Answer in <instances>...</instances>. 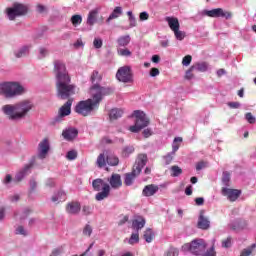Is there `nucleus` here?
Segmentation results:
<instances>
[{"label":"nucleus","mask_w":256,"mask_h":256,"mask_svg":"<svg viewBox=\"0 0 256 256\" xmlns=\"http://www.w3.org/2000/svg\"><path fill=\"white\" fill-rule=\"evenodd\" d=\"M157 75H159V69L157 68H152L150 70V77H157Z\"/></svg>","instance_id":"obj_64"},{"label":"nucleus","mask_w":256,"mask_h":256,"mask_svg":"<svg viewBox=\"0 0 256 256\" xmlns=\"http://www.w3.org/2000/svg\"><path fill=\"white\" fill-rule=\"evenodd\" d=\"M151 135H153V132L151 131V129L147 128L143 130V136L147 139L148 137H151Z\"/></svg>","instance_id":"obj_63"},{"label":"nucleus","mask_w":256,"mask_h":256,"mask_svg":"<svg viewBox=\"0 0 256 256\" xmlns=\"http://www.w3.org/2000/svg\"><path fill=\"white\" fill-rule=\"evenodd\" d=\"M192 67H194L195 71H199L200 73H205V71L209 69V64H207V62H197L194 65H192Z\"/></svg>","instance_id":"obj_24"},{"label":"nucleus","mask_w":256,"mask_h":256,"mask_svg":"<svg viewBox=\"0 0 256 256\" xmlns=\"http://www.w3.org/2000/svg\"><path fill=\"white\" fill-rule=\"evenodd\" d=\"M148 158L146 154H139L136 162L133 166L132 172L125 174L124 178V184L127 187H130V185H133V182L135 181L136 177L138 175H141V171H143V167L147 165Z\"/></svg>","instance_id":"obj_3"},{"label":"nucleus","mask_w":256,"mask_h":256,"mask_svg":"<svg viewBox=\"0 0 256 256\" xmlns=\"http://www.w3.org/2000/svg\"><path fill=\"white\" fill-rule=\"evenodd\" d=\"M16 235H27V232L25 231V228L23 226H18L16 229Z\"/></svg>","instance_id":"obj_57"},{"label":"nucleus","mask_w":256,"mask_h":256,"mask_svg":"<svg viewBox=\"0 0 256 256\" xmlns=\"http://www.w3.org/2000/svg\"><path fill=\"white\" fill-rule=\"evenodd\" d=\"M96 165L99 167V169H103L107 165V160L105 159V154H100L97 157Z\"/></svg>","instance_id":"obj_31"},{"label":"nucleus","mask_w":256,"mask_h":256,"mask_svg":"<svg viewBox=\"0 0 256 256\" xmlns=\"http://www.w3.org/2000/svg\"><path fill=\"white\" fill-rule=\"evenodd\" d=\"M166 22L168 23V26L170 27L171 31H177L179 29V19L175 17H166Z\"/></svg>","instance_id":"obj_23"},{"label":"nucleus","mask_w":256,"mask_h":256,"mask_svg":"<svg viewBox=\"0 0 256 256\" xmlns=\"http://www.w3.org/2000/svg\"><path fill=\"white\" fill-rule=\"evenodd\" d=\"M106 163L108 165H111V167H115V166L119 165V158L114 155H109L106 158Z\"/></svg>","instance_id":"obj_29"},{"label":"nucleus","mask_w":256,"mask_h":256,"mask_svg":"<svg viewBox=\"0 0 256 256\" xmlns=\"http://www.w3.org/2000/svg\"><path fill=\"white\" fill-rule=\"evenodd\" d=\"M215 241V239L212 240V246L207 252L201 254L202 256H217V252H215Z\"/></svg>","instance_id":"obj_39"},{"label":"nucleus","mask_w":256,"mask_h":256,"mask_svg":"<svg viewBox=\"0 0 256 256\" xmlns=\"http://www.w3.org/2000/svg\"><path fill=\"white\" fill-rule=\"evenodd\" d=\"M71 23L74 27H77L78 25H81V23H83V17L79 14L73 15L71 17Z\"/></svg>","instance_id":"obj_35"},{"label":"nucleus","mask_w":256,"mask_h":256,"mask_svg":"<svg viewBox=\"0 0 256 256\" xmlns=\"http://www.w3.org/2000/svg\"><path fill=\"white\" fill-rule=\"evenodd\" d=\"M28 169H31V166H26L23 170L16 174L14 178L15 183H20V181H23V179H25V175H27Z\"/></svg>","instance_id":"obj_27"},{"label":"nucleus","mask_w":256,"mask_h":256,"mask_svg":"<svg viewBox=\"0 0 256 256\" xmlns=\"http://www.w3.org/2000/svg\"><path fill=\"white\" fill-rule=\"evenodd\" d=\"M197 227L198 229H202V231H207L211 228V221L205 216V210L200 211Z\"/></svg>","instance_id":"obj_13"},{"label":"nucleus","mask_w":256,"mask_h":256,"mask_svg":"<svg viewBox=\"0 0 256 256\" xmlns=\"http://www.w3.org/2000/svg\"><path fill=\"white\" fill-rule=\"evenodd\" d=\"M79 153L77 152V150L73 149V150H69L66 154V159H68V161H75V159H77Z\"/></svg>","instance_id":"obj_37"},{"label":"nucleus","mask_w":256,"mask_h":256,"mask_svg":"<svg viewBox=\"0 0 256 256\" xmlns=\"http://www.w3.org/2000/svg\"><path fill=\"white\" fill-rule=\"evenodd\" d=\"M28 11L29 9L27 6L19 3H15L12 7L6 9V13L10 21H15L16 17H23V15H27Z\"/></svg>","instance_id":"obj_9"},{"label":"nucleus","mask_w":256,"mask_h":256,"mask_svg":"<svg viewBox=\"0 0 256 256\" xmlns=\"http://www.w3.org/2000/svg\"><path fill=\"white\" fill-rule=\"evenodd\" d=\"M101 79H102V77H101V75H99V71L94 70L90 77L92 87H95V85H99V83H101Z\"/></svg>","instance_id":"obj_25"},{"label":"nucleus","mask_w":256,"mask_h":256,"mask_svg":"<svg viewBox=\"0 0 256 256\" xmlns=\"http://www.w3.org/2000/svg\"><path fill=\"white\" fill-rule=\"evenodd\" d=\"M99 11L101 8H95L88 13L86 23L89 27H93L97 23V17H99Z\"/></svg>","instance_id":"obj_16"},{"label":"nucleus","mask_w":256,"mask_h":256,"mask_svg":"<svg viewBox=\"0 0 256 256\" xmlns=\"http://www.w3.org/2000/svg\"><path fill=\"white\" fill-rule=\"evenodd\" d=\"M77 135H79V130H77V128L70 127L65 130L66 141H73L74 139H77Z\"/></svg>","instance_id":"obj_21"},{"label":"nucleus","mask_w":256,"mask_h":256,"mask_svg":"<svg viewBox=\"0 0 256 256\" xmlns=\"http://www.w3.org/2000/svg\"><path fill=\"white\" fill-rule=\"evenodd\" d=\"M65 64L62 61H54V73H56V89L57 97L59 99H65Z\"/></svg>","instance_id":"obj_4"},{"label":"nucleus","mask_w":256,"mask_h":256,"mask_svg":"<svg viewBox=\"0 0 256 256\" xmlns=\"http://www.w3.org/2000/svg\"><path fill=\"white\" fill-rule=\"evenodd\" d=\"M82 233L84 235V237H91L92 233H93V227H91V225L86 224L82 230Z\"/></svg>","instance_id":"obj_40"},{"label":"nucleus","mask_w":256,"mask_h":256,"mask_svg":"<svg viewBox=\"0 0 256 256\" xmlns=\"http://www.w3.org/2000/svg\"><path fill=\"white\" fill-rule=\"evenodd\" d=\"M117 54L120 57H131L132 53L128 48H118L117 49Z\"/></svg>","instance_id":"obj_38"},{"label":"nucleus","mask_w":256,"mask_h":256,"mask_svg":"<svg viewBox=\"0 0 256 256\" xmlns=\"http://www.w3.org/2000/svg\"><path fill=\"white\" fill-rule=\"evenodd\" d=\"M154 237L155 233H153V230L151 228L146 229V231L144 232V239L146 243H151Z\"/></svg>","instance_id":"obj_32"},{"label":"nucleus","mask_w":256,"mask_h":256,"mask_svg":"<svg viewBox=\"0 0 256 256\" xmlns=\"http://www.w3.org/2000/svg\"><path fill=\"white\" fill-rule=\"evenodd\" d=\"M79 93V88L75 84H71V77L69 74H65V97L68 99L69 97H73Z\"/></svg>","instance_id":"obj_12"},{"label":"nucleus","mask_w":256,"mask_h":256,"mask_svg":"<svg viewBox=\"0 0 256 256\" xmlns=\"http://www.w3.org/2000/svg\"><path fill=\"white\" fill-rule=\"evenodd\" d=\"M245 119L246 121H248V123H250L251 125H253L256 121L255 116H253V114H251L250 112L245 114Z\"/></svg>","instance_id":"obj_49"},{"label":"nucleus","mask_w":256,"mask_h":256,"mask_svg":"<svg viewBox=\"0 0 256 256\" xmlns=\"http://www.w3.org/2000/svg\"><path fill=\"white\" fill-rule=\"evenodd\" d=\"M223 193L227 195L229 201H237L239 199V196L241 195V191L236 190V189H223Z\"/></svg>","instance_id":"obj_19"},{"label":"nucleus","mask_w":256,"mask_h":256,"mask_svg":"<svg viewBox=\"0 0 256 256\" xmlns=\"http://www.w3.org/2000/svg\"><path fill=\"white\" fill-rule=\"evenodd\" d=\"M92 187L94 191L98 192L95 195L96 201H103L104 199H107L111 193V186L101 178L93 180Z\"/></svg>","instance_id":"obj_6"},{"label":"nucleus","mask_w":256,"mask_h":256,"mask_svg":"<svg viewBox=\"0 0 256 256\" xmlns=\"http://www.w3.org/2000/svg\"><path fill=\"white\" fill-rule=\"evenodd\" d=\"M24 93L25 88L17 82H4L0 84V95H3L6 99H13Z\"/></svg>","instance_id":"obj_5"},{"label":"nucleus","mask_w":256,"mask_h":256,"mask_svg":"<svg viewBox=\"0 0 256 256\" xmlns=\"http://www.w3.org/2000/svg\"><path fill=\"white\" fill-rule=\"evenodd\" d=\"M82 213L84 215H91V213H93V207L85 205L82 207Z\"/></svg>","instance_id":"obj_50"},{"label":"nucleus","mask_w":256,"mask_h":256,"mask_svg":"<svg viewBox=\"0 0 256 256\" xmlns=\"http://www.w3.org/2000/svg\"><path fill=\"white\" fill-rule=\"evenodd\" d=\"M108 182L112 189H119L123 185V181L121 180V175L113 173L110 178H108Z\"/></svg>","instance_id":"obj_15"},{"label":"nucleus","mask_w":256,"mask_h":256,"mask_svg":"<svg viewBox=\"0 0 256 256\" xmlns=\"http://www.w3.org/2000/svg\"><path fill=\"white\" fill-rule=\"evenodd\" d=\"M170 171L171 177H179L183 173V169L177 165L171 166Z\"/></svg>","instance_id":"obj_34"},{"label":"nucleus","mask_w":256,"mask_h":256,"mask_svg":"<svg viewBox=\"0 0 256 256\" xmlns=\"http://www.w3.org/2000/svg\"><path fill=\"white\" fill-rule=\"evenodd\" d=\"M123 117V110L119 108H113L109 113V118L113 121L114 119H119Z\"/></svg>","instance_id":"obj_26"},{"label":"nucleus","mask_w":256,"mask_h":256,"mask_svg":"<svg viewBox=\"0 0 256 256\" xmlns=\"http://www.w3.org/2000/svg\"><path fill=\"white\" fill-rule=\"evenodd\" d=\"M49 139L44 138L38 145V157L39 159H45L47 153H49Z\"/></svg>","instance_id":"obj_14"},{"label":"nucleus","mask_w":256,"mask_h":256,"mask_svg":"<svg viewBox=\"0 0 256 256\" xmlns=\"http://www.w3.org/2000/svg\"><path fill=\"white\" fill-rule=\"evenodd\" d=\"M139 18H140V21H147V19H149V13L147 12L140 13Z\"/></svg>","instance_id":"obj_62"},{"label":"nucleus","mask_w":256,"mask_h":256,"mask_svg":"<svg viewBox=\"0 0 256 256\" xmlns=\"http://www.w3.org/2000/svg\"><path fill=\"white\" fill-rule=\"evenodd\" d=\"M113 91L114 89L112 87H103L101 85L91 86V98L80 101L74 109L75 112L78 113V115H82L83 117L91 115L95 109H99V105L103 101V97H106V95H111Z\"/></svg>","instance_id":"obj_1"},{"label":"nucleus","mask_w":256,"mask_h":256,"mask_svg":"<svg viewBox=\"0 0 256 256\" xmlns=\"http://www.w3.org/2000/svg\"><path fill=\"white\" fill-rule=\"evenodd\" d=\"M26 55H29V47L24 46L20 48L17 52H15V57L17 59H21V57H26Z\"/></svg>","instance_id":"obj_30"},{"label":"nucleus","mask_w":256,"mask_h":256,"mask_svg":"<svg viewBox=\"0 0 256 256\" xmlns=\"http://www.w3.org/2000/svg\"><path fill=\"white\" fill-rule=\"evenodd\" d=\"M191 61H193V57L191 55H186L183 59H182V65L184 67H189L191 65Z\"/></svg>","instance_id":"obj_47"},{"label":"nucleus","mask_w":256,"mask_h":256,"mask_svg":"<svg viewBox=\"0 0 256 256\" xmlns=\"http://www.w3.org/2000/svg\"><path fill=\"white\" fill-rule=\"evenodd\" d=\"M164 256H179V249L177 248H169Z\"/></svg>","instance_id":"obj_46"},{"label":"nucleus","mask_w":256,"mask_h":256,"mask_svg":"<svg viewBox=\"0 0 256 256\" xmlns=\"http://www.w3.org/2000/svg\"><path fill=\"white\" fill-rule=\"evenodd\" d=\"M159 191V186L155 184L146 185L142 190L143 197H153Z\"/></svg>","instance_id":"obj_17"},{"label":"nucleus","mask_w":256,"mask_h":256,"mask_svg":"<svg viewBox=\"0 0 256 256\" xmlns=\"http://www.w3.org/2000/svg\"><path fill=\"white\" fill-rule=\"evenodd\" d=\"M145 223V218H143V216H138L136 219L132 221V229L139 233V231H141V229L145 227Z\"/></svg>","instance_id":"obj_18"},{"label":"nucleus","mask_w":256,"mask_h":256,"mask_svg":"<svg viewBox=\"0 0 256 256\" xmlns=\"http://www.w3.org/2000/svg\"><path fill=\"white\" fill-rule=\"evenodd\" d=\"M74 49H80V47L83 49L85 47V44L83 43V40L78 39L74 44H73Z\"/></svg>","instance_id":"obj_54"},{"label":"nucleus","mask_w":256,"mask_h":256,"mask_svg":"<svg viewBox=\"0 0 256 256\" xmlns=\"http://www.w3.org/2000/svg\"><path fill=\"white\" fill-rule=\"evenodd\" d=\"M2 109L9 119L17 121L23 119L33 109V103L29 100H23L15 105H5Z\"/></svg>","instance_id":"obj_2"},{"label":"nucleus","mask_w":256,"mask_h":256,"mask_svg":"<svg viewBox=\"0 0 256 256\" xmlns=\"http://www.w3.org/2000/svg\"><path fill=\"white\" fill-rule=\"evenodd\" d=\"M228 107H230V109H239V107H241V103H239V102H229Z\"/></svg>","instance_id":"obj_58"},{"label":"nucleus","mask_w":256,"mask_h":256,"mask_svg":"<svg viewBox=\"0 0 256 256\" xmlns=\"http://www.w3.org/2000/svg\"><path fill=\"white\" fill-rule=\"evenodd\" d=\"M127 15L129 17L130 27H137V20L135 19V16L133 15V12L128 11Z\"/></svg>","instance_id":"obj_43"},{"label":"nucleus","mask_w":256,"mask_h":256,"mask_svg":"<svg viewBox=\"0 0 256 256\" xmlns=\"http://www.w3.org/2000/svg\"><path fill=\"white\" fill-rule=\"evenodd\" d=\"M117 43L119 47H127L129 43H131V36L126 35V36H121L118 38Z\"/></svg>","instance_id":"obj_28"},{"label":"nucleus","mask_w":256,"mask_h":256,"mask_svg":"<svg viewBox=\"0 0 256 256\" xmlns=\"http://www.w3.org/2000/svg\"><path fill=\"white\" fill-rule=\"evenodd\" d=\"M65 117V105H62L58 111V116L54 119V123H61Z\"/></svg>","instance_id":"obj_33"},{"label":"nucleus","mask_w":256,"mask_h":256,"mask_svg":"<svg viewBox=\"0 0 256 256\" xmlns=\"http://www.w3.org/2000/svg\"><path fill=\"white\" fill-rule=\"evenodd\" d=\"M39 53L40 59H43L44 57H47V55H49V51L46 48H40Z\"/></svg>","instance_id":"obj_56"},{"label":"nucleus","mask_w":256,"mask_h":256,"mask_svg":"<svg viewBox=\"0 0 256 256\" xmlns=\"http://www.w3.org/2000/svg\"><path fill=\"white\" fill-rule=\"evenodd\" d=\"M93 45L95 49H101L103 47V40L101 38H95Z\"/></svg>","instance_id":"obj_48"},{"label":"nucleus","mask_w":256,"mask_h":256,"mask_svg":"<svg viewBox=\"0 0 256 256\" xmlns=\"http://www.w3.org/2000/svg\"><path fill=\"white\" fill-rule=\"evenodd\" d=\"M251 253H253L252 249L251 248H246V249L242 250L240 256H249V255H251Z\"/></svg>","instance_id":"obj_61"},{"label":"nucleus","mask_w":256,"mask_h":256,"mask_svg":"<svg viewBox=\"0 0 256 256\" xmlns=\"http://www.w3.org/2000/svg\"><path fill=\"white\" fill-rule=\"evenodd\" d=\"M164 161L166 165H170L171 161H173V153L166 155Z\"/></svg>","instance_id":"obj_59"},{"label":"nucleus","mask_w":256,"mask_h":256,"mask_svg":"<svg viewBox=\"0 0 256 256\" xmlns=\"http://www.w3.org/2000/svg\"><path fill=\"white\" fill-rule=\"evenodd\" d=\"M230 179H231V175L229 174V172H223L222 181H223L224 185H227V183H229Z\"/></svg>","instance_id":"obj_52"},{"label":"nucleus","mask_w":256,"mask_h":256,"mask_svg":"<svg viewBox=\"0 0 256 256\" xmlns=\"http://www.w3.org/2000/svg\"><path fill=\"white\" fill-rule=\"evenodd\" d=\"M66 210L70 215H77L81 211V203L70 202L67 204Z\"/></svg>","instance_id":"obj_20"},{"label":"nucleus","mask_w":256,"mask_h":256,"mask_svg":"<svg viewBox=\"0 0 256 256\" xmlns=\"http://www.w3.org/2000/svg\"><path fill=\"white\" fill-rule=\"evenodd\" d=\"M207 249V243L203 239H195L191 243H186L182 246V251H189L192 255H203Z\"/></svg>","instance_id":"obj_7"},{"label":"nucleus","mask_w":256,"mask_h":256,"mask_svg":"<svg viewBox=\"0 0 256 256\" xmlns=\"http://www.w3.org/2000/svg\"><path fill=\"white\" fill-rule=\"evenodd\" d=\"M134 152H135V148L133 146H126L122 151V155L123 157H129V155H131Z\"/></svg>","instance_id":"obj_41"},{"label":"nucleus","mask_w":256,"mask_h":256,"mask_svg":"<svg viewBox=\"0 0 256 256\" xmlns=\"http://www.w3.org/2000/svg\"><path fill=\"white\" fill-rule=\"evenodd\" d=\"M177 143H183V138L176 137L174 139V142L172 144V155H175V153H177V151H179V144H177Z\"/></svg>","instance_id":"obj_36"},{"label":"nucleus","mask_w":256,"mask_h":256,"mask_svg":"<svg viewBox=\"0 0 256 256\" xmlns=\"http://www.w3.org/2000/svg\"><path fill=\"white\" fill-rule=\"evenodd\" d=\"M207 167V162L200 161L196 164V171H201V169H205Z\"/></svg>","instance_id":"obj_55"},{"label":"nucleus","mask_w":256,"mask_h":256,"mask_svg":"<svg viewBox=\"0 0 256 256\" xmlns=\"http://www.w3.org/2000/svg\"><path fill=\"white\" fill-rule=\"evenodd\" d=\"M195 204L201 207V205H205V199L203 197L195 198Z\"/></svg>","instance_id":"obj_60"},{"label":"nucleus","mask_w":256,"mask_h":256,"mask_svg":"<svg viewBox=\"0 0 256 256\" xmlns=\"http://www.w3.org/2000/svg\"><path fill=\"white\" fill-rule=\"evenodd\" d=\"M116 79L121 83H133V72L131 66H122L116 73Z\"/></svg>","instance_id":"obj_10"},{"label":"nucleus","mask_w":256,"mask_h":256,"mask_svg":"<svg viewBox=\"0 0 256 256\" xmlns=\"http://www.w3.org/2000/svg\"><path fill=\"white\" fill-rule=\"evenodd\" d=\"M174 35H175V38L177 39V41H183V39H185L186 37V33L177 29V30H174Z\"/></svg>","instance_id":"obj_42"},{"label":"nucleus","mask_w":256,"mask_h":256,"mask_svg":"<svg viewBox=\"0 0 256 256\" xmlns=\"http://www.w3.org/2000/svg\"><path fill=\"white\" fill-rule=\"evenodd\" d=\"M139 241V232L132 233L130 239L128 240L129 245H135Z\"/></svg>","instance_id":"obj_45"},{"label":"nucleus","mask_w":256,"mask_h":256,"mask_svg":"<svg viewBox=\"0 0 256 256\" xmlns=\"http://www.w3.org/2000/svg\"><path fill=\"white\" fill-rule=\"evenodd\" d=\"M193 71H195V67L191 66L185 74L186 79H191L193 77Z\"/></svg>","instance_id":"obj_53"},{"label":"nucleus","mask_w":256,"mask_h":256,"mask_svg":"<svg viewBox=\"0 0 256 256\" xmlns=\"http://www.w3.org/2000/svg\"><path fill=\"white\" fill-rule=\"evenodd\" d=\"M202 15H206V17L219 18L222 17L224 19H231V13L224 11L223 8H215L212 10H203Z\"/></svg>","instance_id":"obj_11"},{"label":"nucleus","mask_w":256,"mask_h":256,"mask_svg":"<svg viewBox=\"0 0 256 256\" xmlns=\"http://www.w3.org/2000/svg\"><path fill=\"white\" fill-rule=\"evenodd\" d=\"M71 105H73V99L70 98L68 101L65 103V116L71 115Z\"/></svg>","instance_id":"obj_44"},{"label":"nucleus","mask_w":256,"mask_h":256,"mask_svg":"<svg viewBox=\"0 0 256 256\" xmlns=\"http://www.w3.org/2000/svg\"><path fill=\"white\" fill-rule=\"evenodd\" d=\"M121 15H123V8H121V6H117L107 18L106 23H110L113 19H118Z\"/></svg>","instance_id":"obj_22"},{"label":"nucleus","mask_w":256,"mask_h":256,"mask_svg":"<svg viewBox=\"0 0 256 256\" xmlns=\"http://www.w3.org/2000/svg\"><path fill=\"white\" fill-rule=\"evenodd\" d=\"M132 115L135 117V125L129 127V131L132 133H139L141 129H145L149 125V118H147L145 112L135 110Z\"/></svg>","instance_id":"obj_8"},{"label":"nucleus","mask_w":256,"mask_h":256,"mask_svg":"<svg viewBox=\"0 0 256 256\" xmlns=\"http://www.w3.org/2000/svg\"><path fill=\"white\" fill-rule=\"evenodd\" d=\"M222 247L224 249H229V247H231V237H228L222 241Z\"/></svg>","instance_id":"obj_51"}]
</instances>
